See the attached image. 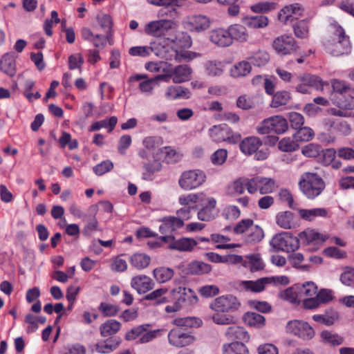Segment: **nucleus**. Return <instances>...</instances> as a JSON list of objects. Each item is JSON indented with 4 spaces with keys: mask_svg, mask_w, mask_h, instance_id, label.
Here are the masks:
<instances>
[{
    "mask_svg": "<svg viewBox=\"0 0 354 354\" xmlns=\"http://www.w3.org/2000/svg\"><path fill=\"white\" fill-rule=\"evenodd\" d=\"M261 145V142L257 137L245 139V154L251 155L255 153Z\"/></svg>",
    "mask_w": 354,
    "mask_h": 354,
    "instance_id": "nucleus-56",
    "label": "nucleus"
},
{
    "mask_svg": "<svg viewBox=\"0 0 354 354\" xmlns=\"http://www.w3.org/2000/svg\"><path fill=\"white\" fill-rule=\"evenodd\" d=\"M297 287H298L297 290L299 292L301 301L317 295V286L312 281H308L302 284L297 283Z\"/></svg>",
    "mask_w": 354,
    "mask_h": 354,
    "instance_id": "nucleus-33",
    "label": "nucleus"
},
{
    "mask_svg": "<svg viewBox=\"0 0 354 354\" xmlns=\"http://www.w3.org/2000/svg\"><path fill=\"white\" fill-rule=\"evenodd\" d=\"M187 28L192 32H201L210 27L209 18L203 15H194L188 16L185 19Z\"/></svg>",
    "mask_w": 354,
    "mask_h": 354,
    "instance_id": "nucleus-18",
    "label": "nucleus"
},
{
    "mask_svg": "<svg viewBox=\"0 0 354 354\" xmlns=\"http://www.w3.org/2000/svg\"><path fill=\"white\" fill-rule=\"evenodd\" d=\"M191 271L196 274L209 273L212 270V266L203 261H194L190 265Z\"/></svg>",
    "mask_w": 354,
    "mask_h": 354,
    "instance_id": "nucleus-58",
    "label": "nucleus"
},
{
    "mask_svg": "<svg viewBox=\"0 0 354 354\" xmlns=\"http://www.w3.org/2000/svg\"><path fill=\"white\" fill-rule=\"evenodd\" d=\"M209 136L214 142H223L229 133V127L226 124L214 125L209 130Z\"/></svg>",
    "mask_w": 354,
    "mask_h": 354,
    "instance_id": "nucleus-34",
    "label": "nucleus"
},
{
    "mask_svg": "<svg viewBox=\"0 0 354 354\" xmlns=\"http://www.w3.org/2000/svg\"><path fill=\"white\" fill-rule=\"evenodd\" d=\"M145 171L142 173V178L146 180H151L155 173L162 169V164L156 160L144 165Z\"/></svg>",
    "mask_w": 354,
    "mask_h": 354,
    "instance_id": "nucleus-40",
    "label": "nucleus"
},
{
    "mask_svg": "<svg viewBox=\"0 0 354 354\" xmlns=\"http://www.w3.org/2000/svg\"><path fill=\"white\" fill-rule=\"evenodd\" d=\"M176 26V24L173 19H161L147 23L145 26V32L157 39H162L171 34H177L174 30Z\"/></svg>",
    "mask_w": 354,
    "mask_h": 354,
    "instance_id": "nucleus-5",
    "label": "nucleus"
},
{
    "mask_svg": "<svg viewBox=\"0 0 354 354\" xmlns=\"http://www.w3.org/2000/svg\"><path fill=\"white\" fill-rule=\"evenodd\" d=\"M191 317L177 319L174 320L177 327L171 329L168 333L169 343L173 346L181 348L194 343L196 338L190 333L180 326L190 325Z\"/></svg>",
    "mask_w": 354,
    "mask_h": 354,
    "instance_id": "nucleus-3",
    "label": "nucleus"
},
{
    "mask_svg": "<svg viewBox=\"0 0 354 354\" xmlns=\"http://www.w3.org/2000/svg\"><path fill=\"white\" fill-rule=\"evenodd\" d=\"M325 125L329 129L336 130L345 136L348 135L351 131L350 125L347 122L343 121L327 119L325 120Z\"/></svg>",
    "mask_w": 354,
    "mask_h": 354,
    "instance_id": "nucleus-37",
    "label": "nucleus"
},
{
    "mask_svg": "<svg viewBox=\"0 0 354 354\" xmlns=\"http://www.w3.org/2000/svg\"><path fill=\"white\" fill-rule=\"evenodd\" d=\"M247 24L252 28H261L266 27L268 24V19L265 16H256L248 19Z\"/></svg>",
    "mask_w": 354,
    "mask_h": 354,
    "instance_id": "nucleus-62",
    "label": "nucleus"
},
{
    "mask_svg": "<svg viewBox=\"0 0 354 354\" xmlns=\"http://www.w3.org/2000/svg\"><path fill=\"white\" fill-rule=\"evenodd\" d=\"M159 239L167 243L169 249L184 252L193 251L198 244L194 239L186 237L176 239L171 235L160 236Z\"/></svg>",
    "mask_w": 354,
    "mask_h": 354,
    "instance_id": "nucleus-11",
    "label": "nucleus"
},
{
    "mask_svg": "<svg viewBox=\"0 0 354 354\" xmlns=\"http://www.w3.org/2000/svg\"><path fill=\"white\" fill-rule=\"evenodd\" d=\"M206 180V175L200 169H192L182 173L178 180L180 188L190 191L198 188Z\"/></svg>",
    "mask_w": 354,
    "mask_h": 354,
    "instance_id": "nucleus-7",
    "label": "nucleus"
},
{
    "mask_svg": "<svg viewBox=\"0 0 354 354\" xmlns=\"http://www.w3.org/2000/svg\"><path fill=\"white\" fill-rule=\"evenodd\" d=\"M190 97L189 91L180 86H170L165 91V97L169 100L188 99Z\"/></svg>",
    "mask_w": 354,
    "mask_h": 354,
    "instance_id": "nucleus-30",
    "label": "nucleus"
},
{
    "mask_svg": "<svg viewBox=\"0 0 354 354\" xmlns=\"http://www.w3.org/2000/svg\"><path fill=\"white\" fill-rule=\"evenodd\" d=\"M326 50L334 56L348 54L351 50L349 37L339 25L331 26L330 35L324 43Z\"/></svg>",
    "mask_w": 354,
    "mask_h": 354,
    "instance_id": "nucleus-1",
    "label": "nucleus"
},
{
    "mask_svg": "<svg viewBox=\"0 0 354 354\" xmlns=\"http://www.w3.org/2000/svg\"><path fill=\"white\" fill-rule=\"evenodd\" d=\"M297 284L287 288L281 293V297L292 304H297L301 301L299 292L297 290Z\"/></svg>",
    "mask_w": 354,
    "mask_h": 354,
    "instance_id": "nucleus-44",
    "label": "nucleus"
},
{
    "mask_svg": "<svg viewBox=\"0 0 354 354\" xmlns=\"http://www.w3.org/2000/svg\"><path fill=\"white\" fill-rule=\"evenodd\" d=\"M337 109L333 108L328 110L330 114L339 117H351V111L354 110V97L350 93L344 95L336 102Z\"/></svg>",
    "mask_w": 354,
    "mask_h": 354,
    "instance_id": "nucleus-16",
    "label": "nucleus"
},
{
    "mask_svg": "<svg viewBox=\"0 0 354 354\" xmlns=\"http://www.w3.org/2000/svg\"><path fill=\"white\" fill-rule=\"evenodd\" d=\"M299 187L306 198L313 200L322 194L326 185L322 178L317 174L305 172L300 177Z\"/></svg>",
    "mask_w": 354,
    "mask_h": 354,
    "instance_id": "nucleus-2",
    "label": "nucleus"
},
{
    "mask_svg": "<svg viewBox=\"0 0 354 354\" xmlns=\"http://www.w3.org/2000/svg\"><path fill=\"white\" fill-rule=\"evenodd\" d=\"M322 147L320 145L310 143L301 149L302 154L308 158H317L321 155Z\"/></svg>",
    "mask_w": 354,
    "mask_h": 354,
    "instance_id": "nucleus-53",
    "label": "nucleus"
},
{
    "mask_svg": "<svg viewBox=\"0 0 354 354\" xmlns=\"http://www.w3.org/2000/svg\"><path fill=\"white\" fill-rule=\"evenodd\" d=\"M203 198V192L197 194H188L181 195L178 198V202L184 207H191L192 203H198Z\"/></svg>",
    "mask_w": 354,
    "mask_h": 354,
    "instance_id": "nucleus-49",
    "label": "nucleus"
},
{
    "mask_svg": "<svg viewBox=\"0 0 354 354\" xmlns=\"http://www.w3.org/2000/svg\"><path fill=\"white\" fill-rule=\"evenodd\" d=\"M304 10L303 6L298 3L290 4L284 6L280 10L278 14V19L281 22L288 24L301 17Z\"/></svg>",
    "mask_w": 354,
    "mask_h": 354,
    "instance_id": "nucleus-19",
    "label": "nucleus"
},
{
    "mask_svg": "<svg viewBox=\"0 0 354 354\" xmlns=\"http://www.w3.org/2000/svg\"><path fill=\"white\" fill-rule=\"evenodd\" d=\"M86 348L80 344L67 345L62 349V354H85Z\"/></svg>",
    "mask_w": 354,
    "mask_h": 354,
    "instance_id": "nucleus-64",
    "label": "nucleus"
},
{
    "mask_svg": "<svg viewBox=\"0 0 354 354\" xmlns=\"http://www.w3.org/2000/svg\"><path fill=\"white\" fill-rule=\"evenodd\" d=\"M178 40L177 34H171L162 39H156L150 43L151 53L160 58L172 61L175 56L174 44Z\"/></svg>",
    "mask_w": 354,
    "mask_h": 354,
    "instance_id": "nucleus-4",
    "label": "nucleus"
},
{
    "mask_svg": "<svg viewBox=\"0 0 354 354\" xmlns=\"http://www.w3.org/2000/svg\"><path fill=\"white\" fill-rule=\"evenodd\" d=\"M290 138H284L279 142V148L282 151H293L299 148L298 144Z\"/></svg>",
    "mask_w": 354,
    "mask_h": 354,
    "instance_id": "nucleus-63",
    "label": "nucleus"
},
{
    "mask_svg": "<svg viewBox=\"0 0 354 354\" xmlns=\"http://www.w3.org/2000/svg\"><path fill=\"white\" fill-rule=\"evenodd\" d=\"M293 214L286 211L279 213L276 216L277 223L283 229H290L292 225Z\"/></svg>",
    "mask_w": 354,
    "mask_h": 354,
    "instance_id": "nucleus-43",
    "label": "nucleus"
},
{
    "mask_svg": "<svg viewBox=\"0 0 354 354\" xmlns=\"http://www.w3.org/2000/svg\"><path fill=\"white\" fill-rule=\"evenodd\" d=\"M192 70L187 65H179L170 70L169 74L165 75L167 81L171 77L174 83L180 84L188 81L191 77Z\"/></svg>",
    "mask_w": 354,
    "mask_h": 354,
    "instance_id": "nucleus-23",
    "label": "nucleus"
},
{
    "mask_svg": "<svg viewBox=\"0 0 354 354\" xmlns=\"http://www.w3.org/2000/svg\"><path fill=\"white\" fill-rule=\"evenodd\" d=\"M269 59V55L265 52H257L252 57L249 58V62H245V72H250L251 67L250 64H252L254 66H261L265 65Z\"/></svg>",
    "mask_w": 354,
    "mask_h": 354,
    "instance_id": "nucleus-36",
    "label": "nucleus"
},
{
    "mask_svg": "<svg viewBox=\"0 0 354 354\" xmlns=\"http://www.w3.org/2000/svg\"><path fill=\"white\" fill-rule=\"evenodd\" d=\"M15 55L13 53H8L3 55L0 60V69L10 76H13L16 71Z\"/></svg>",
    "mask_w": 354,
    "mask_h": 354,
    "instance_id": "nucleus-27",
    "label": "nucleus"
},
{
    "mask_svg": "<svg viewBox=\"0 0 354 354\" xmlns=\"http://www.w3.org/2000/svg\"><path fill=\"white\" fill-rule=\"evenodd\" d=\"M121 324L115 319H109L100 326V335L106 337L115 334L120 329Z\"/></svg>",
    "mask_w": 354,
    "mask_h": 354,
    "instance_id": "nucleus-31",
    "label": "nucleus"
},
{
    "mask_svg": "<svg viewBox=\"0 0 354 354\" xmlns=\"http://www.w3.org/2000/svg\"><path fill=\"white\" fill-rule=\"evenodd\" d=\"M272 47L280 56L295 53L299 48L297 41L290 35H281L273 39Z\"/></svg>",
    "mask_w": 354,
    "mask_h": 354,
    "instance_id": "nucleus-9",
    "label": "nucleus"
},
{
    "mask_svg": "<svg viewBox=\"0 0 354 354\" xmlns=\"http://www.w3.org/2000/svg\"><path fill=\"white\" fill-rule=\"evenodd\" d=\"M243 192V180L241 178H239L230 184L227 187V194L236 200L241 203L242 198L239 197Z\"/></svg>",
    "mask_w": 354,
    "mask_h": 354,
    "instance_id": "nucleus-39",
    "label": "nucleus"
},
{
    "mask_svg": "<svg viewBox=\"0 0 354 354\" xmlns=\"http://www.w3.org/2000/svg\"><path fill=\"white\" fill-rule=\"evenodd\" d=\"M150 324H142L138 326L135 328H133L131 330L128 331L125 335V338L128 341L135 340L138 338H140L142 334L147 331L149 327Z\"/></svg>",
    "mask_w": 354,
    "mask_h": 354,
    "instance_id": "nucleus-51",
    "label": "nucleus"
},
{
    "mask_svg": "<svg viewBox=\"0 0 354 354\" xmlns=\"http://www.w3.org/2000/svg\"><path fill=\"white\" fill-rule=\"evenodd\" d=\"M90 214L93 216V218L87 223L84 228L83 233L85 235H90L93 232L98 230V221L95 217V214L97 212V206L92 205L89 208Z\"/></svg>",
    "mask_w": 354,
    "mask_h": 354,
    "instance_id": "nucleus-45",
    "label": "nucleus"
},
{
    "mask_svg": "<svg viewBox=\"0 0 354 354\" xmlns=\"http://www.w3.org/2000/svg\"><path fill=\"white\" fill-rule=\"evenodd\" d=\"M296 80L299 82L295 88V91L298 93L303 94L309 93V88L311 87L317 90L323 89L324 82L317 75L305 73L297 76Z\"/></svg>",
    "mask_w": 354,
    "mask_h": 354,
    "instance_id": "nucleus-12",
    "label": "nucleus"
},
{
    "mask_svg": "<svg viewBox=\"0 0 354 354\" xmlns=\"http://www.w3.org/2000/svg\"><path fill=\"white\" fill-rule=\"evenodd\" d=\"M164 331L165 330L163 329H156L153 330H149L148 329L142 334L141 337L138 340V343L146 344L151 342L156 337L160 336Z\"/></svg>",
    "mask_w": 354,
    "mask_h": 354,
    "instance_id": "nucleus-59",
    "label": "nucleus"
},
{
    "mask_svg": "<svg viewBox=\"0 0 354 354\" xmlns=\"http://www.w3.org/2000/svg\"><path fill=\"white\" fill-rule=\"evenodd\" d=\"M220 313L221 312H214V313L211 315V319L215 324L227 325L235 323V320L233 317L225 314H221Z\"/></svg>",
    "mask_w": 354,
    "mask_h": 354,
    "instance_id": "nucleus-61",
    "label": "nucleus"
},
{
    "mask_svg": "<svg viewBox=\"0 0 354 354\" xmlns=\"http://www.w3.org/2000/svg\"><path fill=\"white\" fill-rule=\"evenodd\" d=\"M245 187L250 194L259 192L263 195L272 193L277 188V185L272 178L256 176L248 180L245 183Z\"/></svg>",
    "mask_w": 354,
    "mask_h": 354,
    "instance_id": "nucleus-6",
    "label": "nucleus"
},
{
    "mask_svg": "<svg viewBox=\"0 0 354 354\" xmlns=\"http://www.w3.org/2000/svg\"><path fill=\"white\" fill-rule=\"evenodd\" d=\"M162 143L163 140L160 136H147L142 141L144 147L149 151L155 150Z\"/></svg>",
    "mask_w": 354,
    "mask_h": 354,
    "instance_id": "nucleus-57",
    "label": "nucleus"
},
{
    "mask_svg": "<svg viewBox=\"0 0 354 354\" xmlns=\"http://www.w3.org/2000/svg\"><path fill=\"white\" fill-rule=\"evenodd\" d=\"M120 342L115 339H107L96 344L95 348L98 353H109L115 350Z\"/></svg>",
    "mask_w": 354,
    "mask_h": 354,
    "instance_id": "nucleus-41",
    "label": "nucleus"
},
{
    "mask_svg": "<svg viewBox=\"0 0 354 354\" xmlns=\"http://www.w3.org/2000/svg\"><path fill=\"white\" fill-rule=\"evenodd\" d=\"M299 216L307 221H313L317 218H326L328 211L326 208L300 209L298 211Z\"/></svg>",
    "mask_w": 354,
    "mask_h": 354,
    "instance_id": "nucleus-26",
    "label": "nucleus"
},
{
    "mask_svg": "<svg viewBox=\"0 0 354 354\" xmlns=\"http://www.w3.org/2000/svg\"><path fill=\"white\" fill-rule=\"evenodd\" d=\"M328 236L325 234H322L313 229H306L299 234V241L302 244L312 246L314 250H318L320 246L326 241Z\"/></svg>",
    "mask_w": 354,
    "mask_h": 354,
    "instance_id": "nucleus-14",
    "label": "nucleus"
},
{
    "mask_svg": "<svg viewBox=\"0 0 354 354\" xmlns=\"http://www.w3.org/2000/svg\"><path fill=\"white\" fill-rule=\"evenodd\" d=\"M297 129L298 131L294 134V138L297 142H308L314 137V131L309 127H300Z\"/></svg>",
    "mask_w": 354,
    "mask_h": 354,
    "instance_id": "nucleus-52",
    "label": "nucleus"
},
{
    "mask_svg": "<svg viewBox=\"0 0 354 354\" xmlns=\"http://www.w3.org/2000/svg\"><path fill=\"white\" fill-rule=\"evenodd\" d=\"M209 40L218 47H227L232 44L228 31L224 28H217L209 32Z\"/></svg>",
    "mask_w": 354,
    "mask_h": 354,
    "instance_id": "nucleus-25",
    "label": "nucleus"
},
{
    "mask_svg": "<svg viewBox=\"0 0 354 354\" xmlns=\"http://www.w3.org/2000/svg\"><path fill=\"white\" fill-rule=\"evenodd\" d=\"M286 332L304 340H310L315 336L313 328L308 322L299 319L289 321L286 326Z\"/></svg>",
    "mask_w": 354,
    "mask_h": 354,
    "instance_id": "nucleus-8",
    "label": "nucleus"
},
{
    "mask_svg": "<svg viewBox=\"0 0 354 354\" xmlns=\"http://www.w3.org/2000/svg\"><path fill=\"white\" fill-rule=\"evenodd\" d=\"M340 281L345 286L354 287V268H344L340 275Z\"/></svg>",
    "mask_w": 354,
    "mask_h": 354,
    "instance_id": "nucleus-55",
    "label": "nucleus"
},
{
    "mask_svg": "<svg viewBox=\"0 0 354 354\" xmlns=\"http://www.w3.org/2000/svg\"><path fill=\"white\" fill-rule=\"evenodd\" d=\"M174 272L171 268L160 267L153 270V275L159 283H165L174 276Z\"/></svg>",
    "mask_w": 354,
    "mask_h": 354,
    "instance_id": "nucleus-38",
    "label": "nucleus"
},
{
    "mask_svg": "<svg viewBox=\"0 0 354 354\" xmlns=\"http://www.w3.org/2000/svg\"><path fill=\"white\" fill-rule=\"evenodd\" d=\"M293 30L295 36L298 38L304 39L308 36L309 25L308 21L302 20L297 23L293 26Z\"/></svg>",
    "mask_w": 354,
    "mask_h": 354,
    "instance_id": "nucleus-54",
    "label": "nucleus"
},
{
    "mask_svg": "<svg viewBox=\"0 0 354 354\" xmlns=\"http://www.w3.org/2000/svg\"><path fill=\"white\" fill-rule=\"evenodd\" d=\"M270 245L277 250L290 252L299 247V240L288 233L275 235L270 241Z\"/></svg>",
    "mask_w": 354,
    "mask_h": 354,
    "instance_id": "nucleus-13",
    "label": "nucleus"
},
{
    "mask_svg": "<svg viewBox=\"0 0 354 354\" xmlns=\"http://www.w3.org/2000/svg\"><path fill=\"white\" fill-rule=\"evenodd\" d=\"M201 209L198 212V218L202 221H209L214 218L216 201L213 197H207L203 193V198L198 203Z\"/></svg>",
    "mask_w": 354,
    "mask_h": 354,
    "instance_id": "nucleus-17",
    "label": "nucleus"
},
{
    "mask_svg": "<svg viewBox=\"0 0 354 354\" xmlns=\"http://www.w3.org/2000/svg\"><path fill=\"white\" fill-rule=\"evenodd\" d=\"M241 306L236 297L228 295L215 299L209 305L214 312L226 313L237 309Z\"/></svg>",
    "mask_w": 354,
    "mask_h": 354,
    "instance_id": "nucleus-15",
    "label": "nucleus"
},
{
    "mask_svg": "<svg viewBox=\"0 0 354 354\" xmlns=\"http://www.w3.org/2000/svg\"><path fill=\"white\" fill-rule=\"evenodd\" d=\"M290 99L291 96L289 92L278 91L274 95L270 106L273 108H278L286 105Z\"/></svg>",
    "mask_w": 354,
    "mask_h": 354,
    "instance_id": "nucleus-42",
    "label": "nucleus"
},
{
    "mask_svg": "<svg viewBox=\"0 0 354 354\" xmlns=\"http://www.w3.org/2000/svg\"><path fill=\"white\" fill-rule=\"evenodd\" d=\"M154 285L153 281L145 274L135 276L131 281V286L140 295L151 290L154 288Z\"/></svg>",
    "mask_w": 354,
    "mask_h": 354,
    "instance_id": "nucleus-22",
    "label": "nucleus"
},
{
    "mask_svg": "<svg viewBox=\"0 0 354 354\" xmlns=\"http://www.w3.org/2000/svg\"><path fill=\"white\" fill-rule=\"evenodd\" d=\"M151 258L144 253H135L130 258V263L138 270H143L150 264Z\"/></svg>",
    "mask_w": 354,
    "mask_h": 354,
    "instance_id": "nucleus-32",
    "label": "nucleus"
},
{
    "mask_svg": "<svg viewBox=\"0 0 354 354\" xmlns=\"http://www.w3.org/2000/svg\"><path fill=\"white\" fill-rule=\"evenodd\" d=\"M273 278L262 277L256 281H245V290L252 292H260L265 290L266 286L271 283Z\"/></svg>",
    "mask_w": 354,
    "mask_h": 354,
    "instance_id": "nucleus-29",
    "label": "nucleus"
},
{
    "mask_svg": "<svg viewBox=\"0 0 354 354\" xmlns=\"http://www.w3.org/2000/svg\"><path fill=\"white\" fill-rule=\"evenodd\" d=\"M266 264L259 253L245 256V269L247 273H254L264 270Z\"/></svg>",
    "mask_w": 354,
    "mask_h": 354,
    "instance_id": "nucleus-24",
    "label": "nucleus"
},
{
    "mask_svg": "<svg viewBox=\"0 0 354 354\" xmlns=\"http://www.w3.org/2000/svg\"><path fill=\"white\" fill-rule=\"evenodd\" d=\"M162 221V223L160 226V232L162 234L177 230L184 225L183 221L181 218H178V216L165 217Z\"/></svg>",
    "mask_w": 354,
    "mask_h": 354,
    "instance_id": "nucleus-28",
    "label": "nucleus"
},
{
    "mask_svg": "<svg viewBox=\"0 0 354 354\" xmlns=\"http://www.w3.org/2000/svg\"><path fill=\"white\" fill-rule=\"evenodd\" d=\"M221 351L223 354H243V343L236 340L231 343L224 344Z\"/></svg>",
    "mask_w": 354,
    "mask_h": 354,
    "instance_id": "nucleus-46",
    "label": "nucleus"
},
{
    "mask_svg": "<svg viewBox=\"0 0 354 354\" xmlns=\"http://www.w3.org/2000/svg\"><path fill=\"white\" fill-rule=\"evenodd\" d=\"M167 77L165 75H159L156 76L155 78H151L148 80H145L143 82H140L139 84L140 90L147 94L151 95L152 93V91L153 86L156 82L159 80H166Z\"/></svg>",
    "mask_w": 354,
    "mask_h": 354,
    "instance_id": "nucleus-47",
    "label": "nucleus"
},
{
    "mask_svg": "<svg viewBox=\"0 0 354 354\" xmlns=\"http://www.w3.org/2000/svg\"><path fill=\"white\" fill-rule=\"evenodd\" d=\"M174 299L183 306H191L196 304L198 297L193 290L189 288L178 287L171 290L170 292Z\"/></svg>",
    "mask_w": 354,
    "mask_h": 354,
    "instance_id": "nucleus-21",
    "label": "nucleus"
},
{
    "mask_svg": "<svg viewBox=\"0 0 354 354\" xmlns=\"http://www.w3.org/2000/svg\"><path fill=\"white\" fill-rule=\"evenodd\" d=\"M167 288L156 289L145 296L144 299L152 301L155 304L159 305L169 301L165 295L167 293Z\"/></svg>",
    "mask_w": 354,
    "mask_h": 354,
    "instance_id": "nucleus-35",
    "label": "nucleus"
},
{
    "mask_svg": "<svg viewBox=\"0 0 354 354\" xmlns=\"http://www.w3.org/2000/svg\"><path fill=\"white\" fill-rule=\"evenodd\" d=\"M263 231L250 219H245V243L256 244L263 238Z\"/></svg>",
    "mask_w": 354,
    "mask_h": 354,
    "instance_id": "nucleus-20",
    "label": "nucleus"
},
{
    "mask_svg": "<svg viewBox=\"0 0 354 354\" xmlns=\"http://www.w3.org/2000/svg\"><path fill=\"white\" fill-rule=\"evenodd\" d=\"M265 317L255 313H247L245 314V322L250 326L262 327L265 324Z\"/></svg>",
    "mask_w": 354,
    "mask_h": 354,
    "instance_id": "nucleus-48",
    "label": "nucleus"
},
{
    "mask_svg": "<svg viewBox=\"0 0 354 354\" xmlns=\"http://www.w3.org/2000/svg\"><path fill=\"white\" fill-rule=\"evenodd\" d=\"M224 65L221 62L208 61L205 64V68L208 75L212 76L221 75L223 72Z\"/></svg>",
    "mask_w": 354,
    "mask_h": 354,
    "instance_id": "nucleus-50",
    "label": "nucleus"
},
{
    "mask_svg": "<svg viewBox=\"0 0 354 354\" xmlns=\"http://www.w3.org/2000/svg\"><path fill=\"white\" fill-rule=\"evenodd\" d=\"M332 86L334 92L337 95V100H339V97H342L344 95L350 93V88L346 86V84L344 82L337 80H334L332 82Z\"/></svg>",
    "mask_w": 354,
    "mask_h": 354,
    "instance_id": "nucleus-60",
    "label": "nucleus"
},
{
    "mask_svg": "<svg viewBox=\"0 0 354 354\" xmlns=\"http://www.w3.org/2000/svg\"><path fill=\"white\" fill-rule=\"evenodd\" d=\"M288 127L287 120L284 118L281 115H275L262 121L257 127V130L261 134H268L270 132L279 134L286 132Z\"/></svg>",
    "mask_w": 354,
    "mask_h": 354,
    "instance_id": "nucleus-10",
    "label": "nucleus"
}]
</instances>
